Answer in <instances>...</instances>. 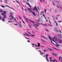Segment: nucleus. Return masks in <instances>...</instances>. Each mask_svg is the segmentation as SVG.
Returning a JSON list of instances; mask_svg holds the SVG:
<instances>
[{
    "label": "nucleus",
    "instance_id": "obj_39",
    "mask_svg": "<svg viewBox=\"0 0 62 62\" xmlns=\"http://www.w3.org/2000/svg\"><path fill=\"white\" fill-rule=\"evenodd\" d=\"M26 3L27 4V5H29H29H30V4H29V3H27V2H26Z\"/></svg>",
    "mask_w": 62,
    "mask_h": 62
},
{
    "label": "nucleus",
    "instance_id": "obj_13",
    "mask_svg": "<svg viewBox=\"0 0 62 62\" xmlns=\"http://www.w3.org/2000/svg\"><path fill=\"white\" fill-rule=\"evenodd\" d=\"M47 24H44L43 25V26H46V27H47L48 26H47Z\"/></svg>",
    "mask_w": 62,
    "mask_h": 62
},
{
    "label": "nucleus",
    "instance_id": "obj_47",
    "mask_svg": "<svg viewBox=\"0 0 62 62\" xmlns=\"http://www.w3.org/2000/svg\"><path fill=\"white\" fill-rule=\"evenodd\" d=\"M52 17L53 18H55L54 16H52Z\"/></svg>",
    "mask_w": 62,
    "mask_h": 62
},
{
    "label": "nucleus",
    "instance_id": "obj_44",
    "mask_svg": "<svg viewBox=\"0 0 62 62\" xmlns=\"http://www.w3.org/2000/svg\"><path fill=\"white\" fill-rule=\"evenodd\" d=\"M6 12H7V11H3V12L4 13H6Z\"/></svg>",
    "mask_w": 62,
    "mask_h": 62
},
{
    "label": "nucleus",
    "instance_id": "obj_11",
    "mask_svg": "<svg viewBox=\"0 0 62 62\" xmlns=\"http://www.w3.org/2000/svg\"><path fill=\"white\" fill-rule=\"evenodd\" d=\"M28 9L29 11H30V12H31L32 11L31 10V8H28Z\"/></svg>",
    "mask_w": 62,
    "mask_h": 62
},
{
    "label": "nucleus",
    "instance_id": "obj_18",
    "mask_svg": "<svg viewBox=\"0 0 62 62\" xmlns=\"http://www.w3.org/2000/svg\"><path fill=\"white\" fill-rule=\"evenodd\" d=\"M35 27V28H36V29H37V30H39V28H38V27H37V26L36 27Z\"/></svg>",
    "mask_w": 62,
    "mask_h": 62
},
{
    "label": "nucleus",
    "instance_id": "obj_61",
    "mask_svg": "<svg viewBox=\"0 0 62 62\" xmlns=\"http://www.w3.org/2000/svg\"><path fill=\"white\" fill-rule=\"evenodd\" d=\"M32 33H33V34H35V33H34V32L33 31H32Z\"/></svg>",
    "mask_w": 62,
    "mask_h": 62
},
{
    "label": "nucleus",
    "instance_id": "obj_16",
    "mask_svg": "<svg viewBox=\"0 0 62 62\" xmlns=\"http://www.w3.org/2000/svg\"><path fill=\"white\" fill-rule=\"evenodd\" d=\"M7 16L6 15H4L3 16V17L4 18H7Z\"/></svg>",
    "mask_w": 62,
    "mask_h": 62
},
{
    "label": "nucleus",
    "instance_id": "obj_28",
    "mask_svg": "<svg viewBox=\"0 0 62 62\" xmlns=\"http://www.w3.org/2000/svg\"><path fill=\"white\" fill-rule=\"evenodd\" d=\"M48 25L50 26H53V25H52L50 24H48Z\"/></svg>",
    "mask_w": 62,
    "mask_h": 62
},
{
    "label": "nucleus",
    "instance_id": "obj_5",
    "mask_svg": "<svg viewBox=\"0 0 62 62\" xmlns=\"http://www.w3.org/2000/svg\"><path fill=\"white\" fill-rule=\"evenodd\" d=\"M55 38V37L54 36V38H52V39H54L55 41H58V39Z\"/></svg>",
    "mask_w": 62,
    "mask_h": 62
},
{
    "label": "nucleus",
    "instance_id": "obj_33",
    "mask_svg": "<svg viewBox=\"0 0 62 62\" xmlns=\"http://www.w3.org/2000/svg\"><path fill=\"white\" fill-rule=\"evenodd\" d=\"M26 35L28 36V37H30V35H28V34H27V33H26Z\"/></svg>",
    "mask_w": 62,
    "mask_h": 62
},
{
    "label": "nucleus",
    "instance_id": "obj_22",
    "mask_svg": "<svg viewBox=\"0 0 62 62\" xmlns=\"http://www.w3.org/2000/svg\"><path fill=\"white\" fill-rule=\"evenodd\" d=\"M45 31H47V32H49V31L47 29H45Z\"/></svg>",
    "mask_w": 62,
    "mask_h": 62
},
{
    "label": "nucleus",
    "instance_id": "obj_14",
    "mask_svg": "<svg viewBox=\"0 0 62 62\" xmlns=\"http://www.w3.org/2000/svg\"><path fill=\"white\" fill-rule=\"evenodd\" d=\"M27 19H28V20H29V21H30L31 22H32V23H35V22H34L33 21H31V20H30L29 19H28V18H27Z\"/></svg>",
    "mask_w": 62,
    "mask_h": 62
},
{
    "label": "nucleus",
    "instance_id": "obj_38",
    "mask_svg": "<svg viewBox=\"0 0 62 62\" xmlns=\"http://www.w3.org/2000/svg\"><path fill=\"white\" fill-rule=\"evenodd\" d=\"M41 40H42V41H43V42H45V41H44V40H43L42 39H41Z\"/></svg>",
    "mask_w": 62,
    "mask_h": 62
},
{
    "label": "nucleus",
    "instance_id": "obj_9",
    "mask_svg": "<svg viewBox=\"0 0 62 62\" xmlns=\"http://www.w3.org/2000/svg\"><path fill=\"white\" fill-rule=\"evenodd\" d=\"M3 11V10L1 8H0V13H2Z\"/></svg>",
    "mask_w": 62,
    "mask_h": 62
},
{
    "label": "nucleus",
    "instance_id": "obj_45",
    "mask_svg": "<svg viewBox=\"0 0 62 62\" xmlns=\"http://www.w3.org/2000/svg\"><path fill=\"white\" fill-rule=\"evenodd\" d=\"M56 25L57 26H58V24H57V23H56Z\"/></svg>",
    "mask_w": 62,
    "mask_h": 62
},
{
    "label": "nucleus",
    "instance_id": "obj_10",
    "mask_svg": "<svg viewBox=\"0 0 62 62\" xmlns=\"http://www.w3.org/2000/svg\"><path fill=\"white\" fill-rule=\"evenodd\" d=\"M2 20L3 22H6V20H5V19L4 18H2Z\"/></svg>",
    "mask_w": 62,
    "mask_h": 62
},
{
    "label": "nucleus",
    "instance_id": "obj_24",
    "mask_svg": "<svg viewBox=\"0 0 62 62\" xmlns=\"http://www.w3.org/2000/svg\"><path fill=\"white\" fill-rule=\"evenodd\" d=\"M58 32H60V33H62V32H61V31L60 30H58Z\"/></svg>",
    "mask_w": 62,
    "mask_h": 62
},
{
    "label": "nucleus",
    "instance_id": "obj_8",
    "mask_svg": "<svg viewBox=\"0 0 62 62\" xmlns=\"http://www.w3.org/2000/svg\"><path fill=\"white\" fill-rule=\"evenodd\" d=\"M56 2H57V3H59V6H60H60H61V3L59 1H56Z\"/></svg>",
    "mask_w": 62,
    "mask_h": 62
},
{
    "label": "nucleus",
    "instance_id": "obj_6",
    "mask_svg": "<svg viewBox=\"0 0 62 62\" xmlns=\"http://www.w3.org/2000/svg\"><path fill=\"white\" fill-rule=\"evenodd\" d=\"M5 6H6V7H8V8H11V9H13L14 10H14L12 7H11L7 5H6Z\"/></svg>",
    "mask_w": 62,
    "mask_h": 62
},
{
    "label": "nucleus",
    "instance_id": "obj_46",
    "mask_svg": "<svg viewBox=\"0 0 62 62\" xmlns=\"http://www.w3.org/2000/svg\"><path fill=\"white\" fill-rule=\"evenodd\" d=\"M40 47H43V48H44V46H40Z\"/></svg>",
    "mask_w": 62,
    "mask_h": 62
},
{
    "label": "nucleus",
    "instance_id": "obj_42",
    "mask_svg": "<svg viewBox=\"0 0 62 62\" xmlns=\"http://www.w3.org/2000/svg\"><path fill=\"white\" fill-rule=\"evenodd\" d=\"M40 24H41V25H43L44 24L42 23H40Z\"/></svg>",
    "mask_w": 62,
    "mask_h": 62
},
{
    "label": "nucleus",
    "instance_id": "obj_64",
    "mask_svg": "<svg viewBox=\"0 0 62 62\" xmlns=\"http://www.w3.org/2000/svg\"><path fill=\"white\" fill-rule=\"evenodd\" d=\"M11 17H12V18H14V17H13V16H11Z\"/></svg>",
    "mask_w": 62,
    "mask_h": 62
},
{
    "label": "nucleus",
    "instance_id": "obj_26",
    "mask_svg": "<svg viewBox=\"0 0 62 62\" xmlns=\"http://www.w3.org/2000/svg\"><path fill=\"white\" fill-rule=\"evenodd\" d=\"M10 15L11 16H12V15H13V13H12L11 12L10 13Z\"/></svg>",
    "mask_w": 62,
    "mask_h": 62
},
{
    "label": "nucleus",
    "instance_id": "obj_29",
    "mask_svg": "<svg viewBox=\"0 0 62 62\" xmlns=\"http://www.w3.org/2000/svg\"><path fill=\"white\" fill-rule=\"evenodd\" d=\"M30 2H31V3H32V2H33V0H31Z\"/></svg>",
    "mask_w": 62,
    "mask_h": 62
},
{
    "label": "nucleus",
    "instance_id": "obj_57",
    "mask_svg": "<svg viewBox=\"0 0 62 62\" xmlns=\"http://www.w3.org/2000/svg\"><path fill=\"white\" fill-rule=\"evenodd\" d=\"M29 25V27H31V28H32V27H31V26H30V25Z\"/></svg>",
    "mask_w": 62,
    "mask_h": 62
},
{
    "label": "nucleus",
    "instance_id": "obj_34",
    "mask_svg": "<svg viewBox=\"0 0 62 62\" xmlns=\"http://www.w3.org/2000/svg\"><path fill=\"white\" fill-rule=\"evenodd\" d=\"M36 23H37V24H40V23H38L37 22H35Z\"/></svg>",
    "mask_w": 62,
    "mask_h": 62
},
{
    "label": "nucleus",
    "instance_id": "obj_59",
    "mask_svg": "<svg viewBox=\"0 0 62 62\" xmlns=\"http://www.w3.org/2000/svg\"><path fill=\"white\" fill-rule=\"evenodd\" d=\"M29 7H30V8H31V5H29Z\"/></svg>",
    "mask_w": 62,
    "mask_h": 62
},
{
    "label": "nucleus",
    "instance_id": "obj_31",
    "mask_svg": "<svg viewBox=\"0 0 62 62\" xmlns=\"http://www.w3.org/2000/svg\"><path fill=\"white\" fill-rule=\"evenodd\" d=\"M16 2H17V3H18V4H19V5H20V3H19V2L18 1H17V0H16Z\"/></svg>",
    "mask_w": 62,
    "mask_h": 62
},
{
    "label": "nucleus",
    "instance_id": "obj_37",
    "mask_svg": "<svg viewBox=\"0 0 62 62\" xmlns=\"http://www.w3.org/2000/svg\"><path fill=\"white\" fill-rule=\"evenodd\" d=\"M32 24L33 25V26H34V27H36V25H35L34 24Z\"/></svg>",
    "mask_w": 62,
    "mask_h": 62
},
{
    "label": "nucleus",
    "instance_id": "obj_2",
    "mask_svg": "<svg viewBox=\"0 0 62 62\" xmlns=\"http://www.w3.org/2000/svg\"><path fill=\"white\" fill-rule=\"evenodd\" d=\"M59 30H57V28L56 27H55V29H54V31L58 33V31Z\"/></svg>",
    "mask_w": 62,
    "mask_h": 62
},
{
    "label": "nucleus",
    "instance_id": "obj_48",
    "mask_svg": "<svg viewBox=\"0 0 62 62\" xmlns=\"http://www.w3.org/2000/svg\"><path fill=\"white\" fill-rule=\"evenodd\" d=\"M36 10V11H38V9H37V8L36 9H35Z\"/></svg>",
    "mask_w": 62,
    "mask_h": 62
},
{
    "label": "nucleus",
    "instance_id": "obj_12",
    "mask_svg": "<svg viewBox=\"0 0 62 62\" xmlns=\"http://www.w3.org/2000/svg\"><path fill=\"white\" fill-rule=\"evenodd\" d=\"M30 36H31V37H33V38H35L34 37H33L34 36H36V35H30Z\"/></svg>",
    "mask_w": 62,
    "mask_h": 62
},
{
    "label": "nucleus",
    "instance_id": "obj_20",
    "mask_svg": "<svg viewBox=\"0 0 62 62\" xmlns=\"http://www.w3.org/2000/svg\"><path fill=\"white\" fill-rule=\"evenodd\" d=\"M49 39H50V40H52V39L51 38V36H49Z\"/></svg>",
    "mask_w": 62,
    "mask_h": 62
},
{
    "label": "nucleus",
    "instance_id": "obj_25",
    "mask_svg": "<svg viewBox=\"0 0 62 62\" xmlns=\"http://www.w3.org/2000/svg\"><path fill=\"white\" fill-rule=\"evenodd\" d=\"M40 54H41V55H43V54H44L42 52H41L40 53Z\"/></svg>",
    "mask_w": 62,
    "mask_h": 62
},
{
    "label": "nucleus",
    "instance_id": "obj_7",
    "mask_svg": "<svg viewBox=\"0 0 62 62\" xmlns=\"http://www.w3.org/2000/svg\"><path fill=\"white\" fill-rule=\"evenodd\" d=\"M40 37H41V38H44V39H46L48 40V39H47L45 37L42 35H41V36H40Z\"/></svg>",
    "mask_w": 62,
    "mask_h": 62
},
{
    "label": "nucleus",
    "instance_id": "obj_3",
    "mask_svg": "<svg viewBox=\"0 0 62 62\" xmlns=\"http://www.w3.org/2000/svg\"><path fill=\"white\" fill-rule=\"evenodd\" d=\"M45 56H46V60L48 61V62H49V60H48V56H49V55L46 54Z\"/></svg>",
    "mask_w": 62,
    "mask_h": 62
},
{
    "label": "nucleus",
    "instance_id": "obj_19",
    "mask_svg": "<svg viewBox=\"0 0 62 62\" xmlns=\"http://www.w3.org/2000/svg\"><path fill=\"white\" fill-rule=\"evenodd\" d=\"M47 48L48 49H49V50L50 51H52V50H53L52 49H51V48H50L48 47H47Z\"/></svg>",
    "mask_w": 62,
    "mask_h": 62
},
{
    "label": "nucleus",
    "instance_id": "obj_36",
    "mask_svg": "<svg viewBox=\"0 0 62 62\" xmlns=\"http://www.w3.org/2000/svg\"><path fill=\"white\" fill-rule=\"evenodd\" d=\"M45 11L46 13V9H45Z\"/></svg>",
    "mask_w": 62,
    "mask_h": 62
},
{
    "label": "nucleus",
    "instance_id": "obj_32",
    "mask_svg": "<svg viewBox=\"0 0 62 62\" xmlns=\"http://www.w3.org/2000/svg\"><path fill=\"white\" fill-rule=\"evenodd\" d=\"M24 37H25V38L26 39H30V38H27L24 36Z\"/></svg>",
    "mask_w": 62,
    "mask_h": 62
},
{
    "label": "nucleus",
    "instance_id": "obj_49",
    "mask_svg": "<svg viewBox=\"0 0 62 62\" xmlns=\"http://www.w3.org/2000/svg\"><path fill=\"white\" fill-rule=\"evenodd\" d=\"M50 11L51 12L52 11V10L51 9H50Z\"/></svg>",
    "mask_w": 62,
    "mask_h": 62
},
{
    "label": "nucleus",
    "instance_id": "obj_52",
    "mask_svg": "<svg viewBox=\"0 0 62 62\" xmlns=\"http://www.w3.org/2000/svg\"><path fill=\"white\" fill-rule=\"evenodd\" d=\"M36 25L37 26H39V25L38 24H36Z\"/></svg>",
    "mask_w": 62,
    "mask_h": 62
},
{
    "label": "nucleus",
    "instance_id": "obj_35",
    "mask_svg": "<svg viewBox=\"0 0 62 62\" xmlns=\"http://www.w3.org/2000/svg\"><path fill=\"white\" fill-rule=\"evenodd\" d=\"M8 23H12V21H9L8 22Z\"/></svg>",
    "mask_w": 62,
    "mask_h": 62
},
{
    "label": "nucleus",
    "instance_id": "obj_17",
    "mask_svg": "<svg viewBox=\"0 0 62 62\" xmlns=\"http://www.w3.org/2000/svg\"><path fill=\"white\" fill-rule=\"evenodd\" d=\"M1 13V15L2 16L4 15H5L6 14V13Z\"/></svg>",
    "mask_w": 62,
    "mask_h": 62
},
{
    "label": "nucleus",
    "instance_id": "obj_27",
    "mask_svg": "<svg viewBox=\"0 0 62 62\" xmlns=\"http://www.w3.org/2000/svg\"><path fill=\"white\" fill-rule=\"evenodd\" d=\"M34 45H37L35 44H34L33 43H31V45H32V46H34Z\"/></svg>",
    "mask_w": 62,
    "mask_h": 62
},
{
    "label": "nucleus",
    "instance_id": "obj_63",
    "mask_svg": "<svg viewBox=\"0 0 62 62\" xmlns=\"http://www.w3.org/2000/svg\"><path fill=\"white\" fill-rule=\"evenodd\" d=\"M46 51H47L46 50H44V52H46Z\"/></svg>",
    "mask_w": 62,
    "mask_h": 62
},
{
    "label": "nucleus",
    "instance_id": "obj_1",
    "mask_svg": "<svg viewBox=\"0 0 62 62\" xmlns=\"http://www.w3.org/2000/svg\"><path fill=\"white\" fill-rule=\"evenodd\" d=\"M58 38L59 39H61L62 38V36L61 34H58L57 35Z\"/></svg>",
    "mask_w": 62,
    "mask_h": 62
},
{
    "label": "nucleus",
    "instance_id": "obj_55",
    "mask_svg": "<svg viewBox=\"0 0 62 62\" xmlns=\"http://www.w3.org/2000/svg\"><path fill=\"white\" fill-rule=\"evenodd\" d=\"M2 19V17L0 16V20H1Z\"/></svg>",
    "mask_w": 62,
    "mask_h": 62
},
{
    "label": "nucleus",
    "instance_id": "obj_4",
    "mask_svg": "<svg viewBox=\"0 0 62 62\" xmlns=\"http://www.w3.org/2000/svg\"><path fill=\"white\" fill-rule=\"evenodd\" d=\"M31 13H32V14H33V15H34V16H37V15H38L37 14H35V12H33L32 11V12H31Z\"/></svg>",
    "mask_w": 62,
    "mask_h": 62
},
{
    "label": "nucleus",
    "instance_id": "obj_62",
    "mask_svg": "<svg viewBox=\"0 0 62 62\" xmlns=\"http://www.w3.org/2000/svg\"><path fill=\"white\" fill-rule=\"evenodd\" d=\"M57 8H59V6H58V5H57Z\"/></svg>",
    "mask_w": 62,
    "mask_h": 62
},
{
    "label": "nucleus",
    "instance_id": "obj_43",
    "mask_svg": "<svg viewBox=\"0 0 62 62\" xmlns=\"http://www.w3.org/2000/svg\"><path fill=\"white\" fill-rule=\"evenodd\" d=\"M37 7H36V6H35L34 8V9H37Z\"/></svg>",
    "mask_w": 62,
    "mask_h": 62
},
{
    "label": "nucleus",
    "instance_id": "obj_40",
    "mask_svg": "<svg viewBox=\"0 0 62 62\" xmlns=\"http://www.w3.org/2000/svg\"><path fill=\"white\" fill-rule=\"evenodd\" d=\"M49 23H50V24H51L52 23H51V21H50V20L49 21Z\"/></svg>",
    "mask_w": 62,
    "mask_h": 62
},
{
    "label": "nucleus",
    "instance_id": "obj_23",
    "mask_svg": "<svg viewBox=\"0 0 62 62\" xmlns=\"http://www.w3.org/2000/svg\"><path fill=\"white\" fill-rule=\"evenodd\" d=\"M60 59H62V57L61 56L59 57V60H60Z\"/></svg>",
    "mask_w": 62,
    "mask_h": 62
},
{
    "label": "nucleus",
    "instance_id": "obj_60",
    "mask_svg": "<svg viewBox=\"0 0 62 62\" xmlns=\"http://www.w3.org/2000/svg\"><path fill=\"white\" fill-rule=\"evenodd\" d=\"M43 2H45V0H42Z\"/></svg>",
    "mask_w": 62,
    "mask_h": 62
},
{
    "label": "nucleus",
    "instance_id": "obj_53",
    "mask_svg": "<svg viewBox=\"0 0 62 62\" xmlns=\"http://www.w3.org/2000/svg\"><path fill=\"white\" fill-rule=\"evenodd\" d=\"M17 23H18V24H19L20 25H21V24H20V23H19L18 22H17Z\"/></svg>",
    "mask_w": 62,
    "mask_h": 62
},
{
    "label": "nucleus",
    "instance_id": "obj_58",
    "mask_svg": "<svg viewBox=\"0 0 62 62\" xmlns=\"http://www.w3.org/2000/svg\"><path fill=\"white\" fill-rule=\"evenodd\" d=\"M43 16H44V17H45V15H44V14H43Z\"/></svg>",
    "mask_w": 62,
    "mask_h": 62
},
{
    "label": "nucleus",
    "instance_id": "obj_30",
    "mask_svg": "<svg viewBox=\"0 0 62 62\" xmlns=\"http://www.w3.org/2000/svg\"><path fill=\"white\" fill-rule=\"evenodd\" d=\"M27 32L28 33H29V34H31V33L29 32H28V31H27Z\"/></svg>",
    "mask_w": 62,
    "mask_h": 62
},
{
    "label": "nucleus",
    "instance_id": "obj_21",
    "mask_svg": "<svg viewBox=\"0 0 62 62\" xmlns=\"http://www.w3.org/2000/svg\"><path fill=\"white\" fill-rule=\"evenodd\" d=\"M1 6L3 8H5V7H6V6H5L1 5Z\"/></svg>",
    "mask_w": 62,
    "mask_h": 62
},
{
    "label": "nucleus",
    "instance_id": "obj_15",
    "mask_svg": "<svg viewBox=\"0 0 62 62\" xmlns=\"http://www.w3.org/2000/svg\"><path fill=\"white\" fill-rule=\"evenodd\" d=\"M62 40H60L59 41V43H61L62 42Z\"/></svg>",
    "mask_w": 62,
    "mask_h": 62
},
{
    "label": "nucleus",
    "instance_id": "obj_51",
    "mask_svg": "<svg viewBox=\"0 0 62 62\" xmlns=\"http://www.w3.org/2000/svg\"><path fill=\"white\" fill-rule=\"evenodd\" d=\"M52 59V57H50V60H51V59Z\"/></svg>",
    "mask_w": 62,
    "mask_h": 62
},
{
    "label": "nucleus",
    "instance_id": "obj_50",
    "mask_svg": "<svg viewBox=\"0 0 62 62\" xmlns=\"http://www.w3.org/2000/svg\"><path fill=\"white\" fill-rule=\"evenodd\" d=\"M13 24H14V25H18V24H14V23H13Z\"/></svg>",
    "mask_w": 62,
    "mask_h": 62
},
{
    "label": "nucleus",
    "instance_id": "obj_41",
    "mask_svg": "<svg viewBox=\"0 0 62 62\" xmlns=\"http://www.w3.org/2000/svg\"><path fill=\"white\" fill-rule=\"evenodd\" d=\"M22 22H23V23H24V24H25V23H24V21H23V20H22Z\"/></svg>",
    "mask_w": 62,
    "mask_h": 62
},
{
    "label": "nucleus",
    "instance_id": "obj_56",
    "mask_svg": "<svg viewBox=\"0 0 62 62\" xmlns=\"http://www.w3.org/2000/svg\"><path fill=\"white\" fill-rule=\"evenodd\" d=\"M62 21H59L58 22L59 23H60V22H62Z\"/></svg>",
    "mask_w": 62,
    "mask_h": 62
},
{
    "label": "nucleus",
    "instance_id": "obj_54",
    "mask_svg": "<svg viewBox=\"0 0 62 62\" xmlns=\"http://www.w3.org/2000/svg\"><path fill=\"white\" fill-rule=\"evenodd\" d=\"M38 46L40 45V44H39V43H38Z\"/></svg>",
    "mask_w": 62,
    "mask_h": 62
}]
</instances>
